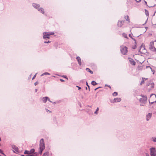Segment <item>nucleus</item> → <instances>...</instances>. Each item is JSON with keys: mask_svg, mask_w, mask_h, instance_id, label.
Instances as JSON below:
<instances>
[{"mask_svg": "<svg viewBox=\"0 0 156 156\" xmlns=\"http://www.w3.org/2000/svg\"><path fill=\"white\" fill-rule=\"evenodd\" d=\"M122 35L124 37L127 38V35L126 34L123 33L122 34Z\"/></svg>", "mask_w": 156, "mask_h": 156, "instance_id": "obj_31", "label": "nucleus"}, {"mask_svg": "<svg viewBox=\"0 0 156 156\" xmlns=\"http://www.w3.org/2000/svg\"><path fill=\"white\" fill-rule=\"evenodd\" d=\"M37 89H35V91L36 92H37Z\"/></svg>", "mask_w": 156, "mask_h": 156, "instance_id": "obj_50", "label": "nucleus"}, {"mask_svg": "<svg viewBox=\"0 0 156 156\" xmlns=\"http://www.w3.org/2000/svg\"><path fill=\"white\" fill-rule=\"evenodd\" d=\"M136 0L137 2H140L141 1V0H139L138 1H137L136 0Z\"/></svg>", "mask_w": 156, "mask_h": 156, "instance_id": "obj_49", "label": "nucleus"}, {"mask_svg": "<svg viewBox=\"0 0 156 156\" xmlns=\"http://www.w3.org/2000/svg\"><path fill=\"white\" fill-rule=\"evenodd\" d=\"M44 148L45 146L44 143V140L43 139H41L40 141V149H44Z\"/></svg>", "mask_w": 156, "mask_h": 156, "instance_id": "obj_6", "label": "nucleus"}, {"mask_svg": "<svg viewBox=\"0 0 156 156\" xmlns=\"http://www.w3.org/2000/svg\"><path fill=\"white\" fill-rule=\"evenodd\" d=\"M52 103H53V104H55V102H51Z\"/></svg>", "mask_w": 156, "mask_h": 156, "instance_id": "obj_48", "label": "nucleus"}, {"mask_svg": "<svg viewBox=\"0 0 156 156\" xmlns=\"http://www.w3.org/2000/svg\"><path fill=\"white\" fill-rule=\"evenodd\" d=\"M38 83L37 82H36L35 83H34V85L35 86L36 85H37L38 84Z\"/></svg>", "mask_w": 156, "mask_h": 156, "instance_id": "obj_41", "label": "nucleus"}, {"mask_svg": "<svg viewBox=\"0 0 156 156\" xmlns=\"http://www.w3.org/2000/svg\"><path fill=\"white\" fill-rule=\"evenodd\" d=\"M38 10L39 11L41 12L42 14H44V9L42 8L38 9Z\"/></svg>", "mask_w": 156, "mask_h": 156, "instance_id": "obj_16", "label": "nucleus"}, {"mask_svg": "<svg viewBox=\"0 0 156 156\" xmlns=\"http://www.w3.org/2000/svg\"><path fill=\"white\" fill-rule=\"evenodd\" d=\"M76 87H77L78 88V90H80L81 88L80 87H79L78 86H76Z\"/></svg>", "mask_w": 156, "mask_h": 156, "instance_id": "obj_44", "label": "nucleus"}, {"mask_svg": "<svg viewBox=\"0 0 156 156\" xmlns=\"http://www.w3.org/2000/svg\"><path fill=\"white\" fill-rule=\"evenodd\" d=\"M86 70L87 71L89 72L91 74H93V71H91V70H90V69H89V68H86Z\"/></svg>", "mask_w": 156, "mask_h": 156, "instance_id": "obj_20", "label": "nucleus"}, {"mask_svg": "<svg viewBox=\"0 0 156 156\" xmlns=\"http://www.w3.org/2000/svg\"><path fill=\"white\" fill-rule=\"evenodd\" d=\"M151 156H156V150L154 147H151L150 149Z\"/></svg>", "mask_w": 156, "mask_h": 156, "instance_id": "obj_4", "label": "nucleus"}, {"mask_svg": "<svg viewBox=\"0 0 156 156\" xmlns=\"http://www.w3.org/2000/svg\"><path fill=\"white\" fill-rule=\"evenodd\" d=\"M140 96L142 97L139 99V101L140 103L145 104L147 100V97L146 96H144L142 95H141Z\"/></svg>", "mask_w": 156, "mask_h": 156, "instance_id": "obj_3", "label": "nucleus"}, {"mask_svg": "<svg viewBox=\"0 0 156 156\" xmlns=\"http://www.w3.org/2000/svg\"><path fill=\"white\" fill-rule=\"evenodd\" d=\"M50 75V74L48 73H47V72H45L43 73L41 75V76H44V75Z\"/></svg>", "mask_w": 156, "mask_h": 156, "instance_id": "obj_26", "label": "nucleus"}, {"mask_svg": "<svg viewBox=\"0 0 156 156\" xmlns=\"http://www.w3.org/2000/svg\"><path fill=\"white\" fill-rule=\"evenodd\" d=\"M108 87H109L110 88H111V87H110V86L108 85Z\"/></svg>", "mask_w": 156, "mask_h": 156, "instance_id": "obj_51", "label": "nucleus"}, {"mask_svg": "<svg viewBox=\"0 0 156 156\" xmlns=\"http://www.w3.org/2000/svg\"><path fill=\"white\" fill-rule=\"evenodd\" d=\"M48 101H49L50 102H52L51 101H50V99H49V98H48Z\"/></svg>", "mask_w": 156, "mask_h": 156, "instance_id": "obj_47", "label": "nucleus"}, {"mask_svg": "<svg viewBox=\"0 0 156 156\" xmlns=\"http://www.w3.org/2000/svg\"><path fill=\"white\" fill-rule=\"evenodd\" d=\"M91 84L94 85V86H95V85H96L97 83L96 82H95V81H92L91 82Z\"/></svg>", "mask_w": 156, "mask_h": 156, "instance_id": "obj_24", "label": "nucleus"}, {"mask_svg": "<svg viewBox=\"0 0 156 156\" xmlns=\"http://www.w3.org/2000/svg\"><path fill=\"white\" fill-rule=\"evenodd\" d=\"M49 155V153L48 152H46L44 153L42 156H48Z\"/></svg>", "mask_w": 156, "mask_h": 156, "instance_id": "obj_22", "label": "nucleus"}, {"mask_svg": "<svg viewBox=\"0 0 156 156\" xmlns=\"http://www.w3.org/2000/svg\"><path fill=\"white\" fill-rule=\"evenodd\" d=\"M118 95V93L117 92H114L113 94H112V95L114 96H116L117 95Z\"/></svg>", "mask_w": 156, "mask_h": 156, "instance_id": "obj_29", "label": "nucleus"}, {"mask_svg": "<svg viewBox=\"0 0 156 156\" xmlns=\"http://www.w3.org/2000/svg\"><path fill=\"white\" fill-rule=\"evenodd\" d=\"M154 43L151 42L150 43L149 48L150 50L153 51H156V48L154 46Z\"/></svg>", "mask_w": 156, "mask_h": 156, "instance_id": "obj_5", "label": "nucleus"}, {"mask_svg": "<svg viewBox=\"0 0 156 156\" xmlns=\"http://www.w3.org/2000/svg\"><path fill=\"white\" fill-rule=\"evenodd\" d=\"M37 74V73H36L34 76H33V77L32 78V80H33L34 79V78L36 76V75Z\"/></svg>", "mask_w": 156, "mask_h": 156, "instance_id": "obj_38", "label": "nucleus"}, {"mask_svg": "<svg viewBox=\"0 0 156 156\" xmlns=\"http://www.w3.org/2000/svg\"><path fill=\"white\" fill-rule=\"evenodd\" d=\"M60 81H61V82H64V80H63V79H60Z\"/></svg>", "mask_w": 156, "mask_h": 156, "instance_id": "obj_45", "label": "nucleus"}, {"mask_svg": "<svg viewBox=\"0 0 156 156\" xmlns=\"http://www.w3.org/2000/svg\"><path fill=\"white\" fill-rule=\"evenodd\" d=\"M26 156H32V155H26Z\"/></svg>", "mask_w": 156, "mask_h": 156, "instance_id": "obj_54", "label": "nucleus"}, {"mask_svg": "<svg viewBox=\"0 0 156 156\" xmlns=\"http://www.w3.org/2000/svg\"><path fill=\"white\" fill-rule=\"evenodd\" d=\"M154 102H156V95L153 94L151 95L149 103L153 104Z\"/></svg>", "mask_w": 156, "mask_h": 156, "instance_id": "obj_1", "label": "nucleus"}, {"mask_svg": "<svg viewBox=\"0 0 156 156\" xmlns=\"http://www.w3.org/2000/svg\"><path fill=\"white\" fill-rule=\"evenodd\" d=\"M152 116V114L149 113L146 115V120L147 121H149L151 119Z\"/></svg>", "mask_w": 156, "mask_h": 156, "instance_id": "obj_11", "label": "nucleus"}, {"mask_svg": "<svg viewBox=\"0 0 156 156\" xmlns=\"http://www.w3.org/2000/svg\"><path fill=\"white\" fill-rule=\"evenodd\" d=\"M0 153L5 156V154L3 153V151L1 149H0Z\"/></svg>", "mask_w": 156, "mask_h": 156, "instance_id": "obj_33", "label": "nucleus"}, {"mask_svg": "<svg viewBox=\"0 0 156 156\" xmlns=\"http://www.w3.org/2000/svg\"><path fill=\"white\" fill-rule=\"evenodd\" d=\"M30 151H27V150H26L24 152V154H30Z\"/></svg>", "mask_w": 156, "mask_h": 156, "instance_id": "obj_23", "label": "nucleus"}, {"mask_svg": "<svg viewBox=\"0 0 156 156\" xmlns=\"http://www.w3.org/2000/svg\"><path fill=\"white\" fill-rule=\"evenodd\" d=\"M86 85L88 86V89H89V90H90V87H89V86L88 85V83H87V82H86Z\"/></svg>", "mask_w": 156, "mask_h": 156, "instance_id": "obj_35", "label": "nucleus"}, {"mask_svg": "<svg viewBox=\"0 0 156 156\" xmlns=\"http://www.w3.org/2000/svg\"><path fill=\"white\" fill-rule=\"evenodd\" d=\"M145 154L146 156H150L149 154L147 153H146Z\"/></svg>", "mask_w": 156, "mask_h": 156, "instance_id": "obj_42", "label": "nucleus"}, {"mask_svg": "<svg viewBox=\"0 0 156 156\" xmlns=\"http://www.w3.org/2000/svg\"><path fill=\"white\" fill-rule=\"evenodd\" d=\"M12 148L14 150L18 152V147L15 145H13L12 146Z\"/></svg>", "mask_w": 156, "mask_h": 156, "instance_id": "obj_15", "label": "nucleus"}, {"mask_svg": "<svg viewBox=\"0 0 156 156\" xmlns=\"http://www.w3.org/2000/svg\"><path fill=\"white\" fill-rule=\"evenodd\" d=\"M139 35H138V36H137V37H139Z\"/></svg>", "mask_w": 156, "mask_h": 156, "instance_id": "obj_60", "label": "nucleus"}, {"mask_svg": "<svg viewBox=\"0 0 156 156\" xmlns=\"http://www.w3.org/2000/svg\"><path fill=\"white\" fill-rule=\"evenodd\" d=\"M129 60L130 62V64L133 66L136 65V62L130 58H129Z\"/></svg>", "mask_w": 156, "mask_h": 156, "instance_id": "obj_9", "label": "nucleus"}, {"mask_svg": "<svg viewBox=\"0 0 156 156\" xmlns=\"http://www.w3.org/2000/svg\"><path fill=\"white\" fill-rule=\"evenodd\" d=\"M40 149V151H39V153L40 154H42V151H43V150H44V149Z\"/></svg>", "mask_w": 156, "mask_h": 156, "instance_id": "obj_32", "label": "nucleus"}, {"mask_svg": "<svg viewBox=\"0 0 156 156\" xmlns=\"http://www.w3.org/2000/svg\"><path fill=\"white\" fill-rule=\"evenodd\" d=\"M125 18L126 20L129 22H130V20L129 18V17L128 16H126L125 17Z\"/></svg>", "mask_w": 156, "mask_h": 156, "instance_id": "obj_19", "label": "nucleus"}, {"mask_svg": "<svg viewBox=\"0 0 156 156\" xmlns=\"http://www.w3.org/2000/svg\"><path fill=\"white\" fill-rule=\"evenodd\" d=\"M145 3L146 4H147V2L146 1H145Z\"/></svg>", "mask_w": 156, "mask_h": 156, "instance_id": "obj_53", "label": "nucleus"}, {"mask_svg": "<svg viewBox=\"0 0 156 156\" xmlns=\"http://www.w3.org/2000/svg\"><path fill=\"white\" fill-rule=\"evenodd\" d=\"M120 51L122 54L126 55L128 51L127 48L124 46H121L120 47Z\"/></svg>", "mask_w": 156, "mask_h": 156, "instance_id": "obj_2", "label": "nucleus"}, {"mask_svg": "<svg viewBox=\"0 0 156 156\" xmlns=\"http://www.w3.org/2000/svg\"><path fill=\"white\" fill-rule=\"evenodd\" d=\"M98 88H96L95 89V90H96L97 89H98Z\"/></svg>", "mask_w": 156, "mask_h": 156, "instance_id": "obj_55", "label": "nucleus"}, {"mask_svg": "<svg viewBox=\"0 0 156 156\" xmlns=\"http://www.w3.org/2000/svg\"><path fill=\"white\" fill-rule=\"evenodd\" d=\"M90 107L91 108V106H90Z\"/></svg>", "mask_w": 156, "mask_h": 156, "instance_id": "obj_59", "label": "nucleus"}, {"mask_svg": "<svg viewBox=\"0 0 156 156\" xmlns=\"http://www.w3.org/2000/svg\"><path fill=\"white\" fill-rule=\"evenodd\" d=\"M145 14L147 16H149V12L146 9H145Z\"/></svg>", "mask_w": 156, "mask_h": 156, "instance_id": "obj_28", "label": "nucleus"}, {"mask_svg": "<svg viewBox=\"0 0 156 156\" xmlns=\"http://www.w3.org/2000/svg\"><path fill=\"white\" fill-rule=\"evenodd\" d=\"M155 41L156 42V40H155Z\"/></svg>", "mask_w": 156, "mask_h": 156, "instance_id": "obj_61", "label": "nucleus"}, {"mask_svg": "<svg viewBox=\"0 0 156 156\" xmlns=\"http://www.w3.org/2000/svg\"><path fill=\"white\" fill-rule=\"evenodd\" d=\"M50 42V41H45L44 42V43H49Z\"/></svg>", "mask_w": 156, "mask_h": 156, "instance_id": "obj_37", "label": "nucleus"}, {"mask_svg": "<svg viewBox=\"0 0 156 156\" xmlns=\"http://www.w3.org/2000/svg\"><path fill=\"white\" fill-rule=\"evenodd\" d=\"M0 156H1V155H0Z\"/></svg>", "mask_w": 156, "mask_h": 156, "instance_id": "obj_62", "label": "nucleus"}, {"mask_svg": "<svg viewBox=\"0 0 156 156\" xmlns=\"http://www.w3.org/2000/svg\"><path fill=\"white\" fill-rule=\"evenodd\" d=\"M86 90H87V87H86Z\"/></svg>", "mask_w": 156, "mask_h": 156, "instance_id": "obj_57", "label": "nucleus"}, {"mask_svg": "<svg viewBox=\"0 0 156 156\" xmlns=\"http://www.w3.org/2000/svg\"><path fill=\"white\" fill-rule=\"evenodd\" d=\"M49 34H50L51 35H54V33L53 32H50Z\"/></svg>", "mask_w": 156, "mask_h": 156, "instance_id": "obj_39", "label": "nucleus"}, {"mask_svg": "<svg viewBox=\"0 0 156 156\" xmlns=\"http://www.w3.org/2000/svg\"><path fill=\"white\" fill-rule=\"evenodd\" d=\"M32 5L34 8L36 9H37L40 7V5L39 4L35 3H33Z\"/></svg>", "mask_w": 156, "mask_h": 156, "instance_id": "obj_13", "label": "nucleus"}, {"mask_svg": "<svg viewBox=\"0 0 156 156\" xmlns=\"http://www.w3.org/2000/svg\"><path fill=\"white\" fill-rule=\"evenodd\" d=\"M46 110L47 112H51L50 111H49V110H48V109H46Z\"/></svg>", "mask_w": 156, "mask_h": 156, "instance_id": "obj_46", "label": "nucleus"}, {"mask_svg": "<svg viewBox=\"0 0 156 156\" xmlns=\"http://www.w3.org/2000/svg\"><path fill=\"white\" fill-rule=\"evenodd\" d=\"M48 97H45L41 98V99L43 101L44 103H46L47 102V100H48Z\"/></svg>", "mask_w": 156, "mask_h": 156, "instance_id": "obj_12", "label": "nucleus"}, {"mask_svg": "<svg viewBox=\"0 0 156 156\" xmlns=\"http://www.w3.org/2000/svg\"><path fill=\"white\" fill-rule=\"evenodd\" d=\"M46 33H47V34H46V35L49 36V35H51L50 34H49L50 32H46Z\"/></svg>", "mask_w": 156, "mask_h": 156, "instance_id": "obj_36", "label": "nucleus"}, {"mask_svg": "<svg viewBox=\"0 0 156 156\" xmlns=\"http://www.w3.org/2000/svg\"><path fill=\"white\" fill-rule=\"evenodd\" d=\"M46 32H44L43 33L44 36L43 37V38L44 39H46V38H49V36L46 35Z\"/></svg>", "mask_w": 156, "mask_h": 156, "instance_id": "obj_17", "label": "nucleus"}, {"mask_svg": "<svg viewBox=\"0 0 156 156\" xmlns=\"http://www.w3.org/2000/svg\"><path fill=\"white\" fill-rule=\"evenodd\" d=\"M21 156H24V155H21Z\"/></svg>", "mask_w": 156, "mask_h": 156, "instance_id": "obj_56", "label": "nucleus"}, {"mask_svg": "<svg viewBox=\"0 0 156 156\" xmlns=\"http://www.w3.org/2000/svg\"><path fill=\"white\" fill-rule=\"evenodd\" d=\"M98 110H99V108L98 107L97 108V109H96V111L94 112V114L97 115L98 114Z\"/></svg>", "mask_w": 156, "mask_h": 156, "instance_id": "obj_27", "label": "nucleus"}, {"mask_svg": "<svg viewBox=\"0 0 156 156\" xmlns=\"http://www.w3.org/2000/svg\"><path fill=\"white\" fill-rule=\"evenodd\" d=\"M151 140L153 142H156V137H153L151 138Z\"/></svg>", "mask_w": 156, "mask_h": 156, "instance_id": "obj_18", "label": "nucleus"}, {"mask_svg": "<svg viewBox=\"0 0 156 156\" xmlns=\"http://www.w3.org/2000/svg\"><path fill=\"white\" fill-rule=\"evenodd\" d=\"M62 76L63 77H64V78H66L67 79H68L67 77L66 76Z\"/></svg>", "mask_w": 156, "mask_h": 156, "instance_id": "obj_43", "label": "nucleus"}, {"mask_svg": "<svg viewBox=\"0 0 156 156\" xmlns=\"http://www.w3.org/2000/svg\"><path fill=\"white\" fill-rule=\"evenodd\" d=\"M124 21L119 20L118 23V26L119 27H121L123 25V23H124Z\"/></svg>", "mask_w": 156, "mask_h": 156, "instance_id": "obj_10", "label": "nucleus"}, {"mask_svg": "<svg viewBox=\"0 0 156 156\" xmlns=\"http://www.w3.org/2000/svg\"><path fill=\"white\" fill-rule=\"evenodd\" d=\"M146 68H150L151 69V71L153 72V74H154V72H155V71H154V70L153 69H152V68H151V67H150V66H147Z\"/></svg>", "mask_w": 156, "mask_h": 156, "instance_id": "obj_25", "label": "nucleus"}, {"mask_svg": "<svg viewBox=\"0 0 156 156\" xmlns=\"http://www.w3.org/2000/svg\"><path fill=\"white\" fill-rule=\"evenodd\" d=\"M34 149H31L30 151V154L33 153H34Z\"/></svg>", "mask_w": 156, "mask_h": 156, "instance_id": "obj_30", "label": "nucleus"}, {"mask_svg": "<svg viewBox=\"0 0 156 156\" xmlns=\"http://www.w3.org/2000/svg\"><path fill=\"white\" fill-rule=\"evenodd\" d=\"M76 59L77 60V61L78 62V64L80 66L81 65V61L80 58L79 56H77L76 58Z\"/></svg>", "mask_w": 156, "mask_h": 156, "instance_id": "obj_14", "label": "nucleus"}, {"mask_svg": "<svg viewBox=\"0 0 156 156\" xmlns=\"http://www.w3.org/2000/svg\"><path fill=\"white\" fill-rule=\"evenodd\" d=\"M142 81L140 83V85H142V84L144 83V81L146 80V79L144 78H142Z\"/></svg>", "mask_w": 156, "mask_h": 156, "instance_id": "obj_21", "label": "nucleus"}, {"mask_svg": "<svg viewBox=\"0 0 156 156\" xmlns=\"http://www.w3.org/2000/svg\"><path fill=\"white\" fill-rule=\"evenodd\" d=\"M121 100V99L120 98H115L111 101V102L112 103L118 102L120 101Z\"/></svg>", "mask_w": 156, "mask_h": 156, "instance_id": "obj_8", "label": "nucleus"}, {"mask_svg": "<svg viewBox=\"0 0 156 156\" xmlns=\"http://www.w3.org/2000/svg\"><path fill=\"white\" fill-rule=\"evenodd\" d=\"M136 46H135V47H134V48H133L134 49H135V48H136Z\"/></svg>", "mask_w": 156, "mask_h": 156, "instance_id": "obj_52", "label": "nucleus"}, {"mask_svg": "<svg viewBox=\"0 0 156 156\" xmlns=\"http://www.w3.org/2000/svg\"><path fill=\"white\" fill-rule=\"evenodd\" d=\"M129 36L130 37H131V38H132L133 40H134L135 41H136V40H135L134 39V38H132V35H131L130 34H129Z\"/></svg>", "mask_w": 156, "mask_h": 156, "instance_id": "obj_34", "label": "nucleus"}, {"mask_svg": "<svg viewBox=\"0 0 156 156\" xmlns=\"http://www.w3.org/2000/svg\"><path fill=\"white\" fill-rule=\"evenodd\" d=\"M107 86V85L106 84V85H105V86Z\"/></svg>", "mask_w": 156, "mask_h": 156, "instance_id": "obj_58", "label": "nucleus"}, {"mask_svg": "<svg viewBox=\"0 0 156 156\" xmlns=\"http://www.w3.org/2000/svg\"><path fill=\"white\" fill-rule=\"evenodd\" d=\"M143 44L140 46V48L139 51L141 53H145L146 52V50L144 47H142Z\"/></svg>", "mask_w": 156, "mask_h": 156, "instance_id": "obj_7", "label": "nucleus"}, {"mask_svg": "<svg viewBox=\"0 0 156 156\" xmlns=\"http://www.w3.org/2000/svg\"><path fill=\"white\" fill-rule=\"evenodd\" d=\"M145 104H144L143 103H141V104H140V105L141 106H144Z\"/></svg>", "mask_w": 156, "mask_h": 156, "instance_id": "obj_40", "label": "nucleus"}]
</instances>
